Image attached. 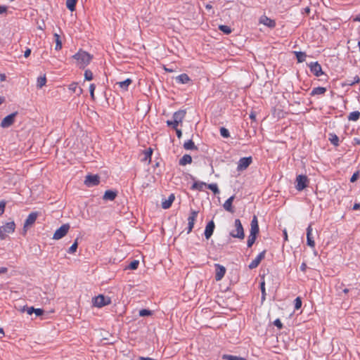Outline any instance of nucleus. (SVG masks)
I'll list each match as a JSON object with an SVG mask.
<instances>
[{
    "label": "nucleus",
    "mask_w": 360,
    "mask_h": 360,
    "mask_svg": "<svg viewBox=\"0 0 360 360\" xmlns=\"http://www.w3.org/2000/svg\"><path fill=\"white\" fill-rule=\"evenodd\" d=\"M76 65L80 68H84L92 59V56L84 51H79L72 56Z\"/></svg>",
    "instance_id": "1"
},
{
    "label": "nucleus",
    "mask_w": 360,
    "mask_h": 360,
    "mask_svg": "<svg viewBox=\"0 0 360 360\" xmlns=\"http://www.w3.org/2000/svg\"><path fill=\"white\" fill-rule=\"evenodd\" d=\"M185 115V110H179L174 112L173 115V120L167 121V125L172 127L174 129H176L178 127L179 124L182 122Z\"/></svg>",
    "instance_id": "2"
},
{
    "label": "nucleus",
    "mask_w": 360,
    "mask_h": 360,
    "mask_svg": "<svg viewBox=\"0 0 360 360\" xmlns=\"http://www.w3.org/2000/svg\"><path fill=\"white\" fill-rule=\"evenodd\" d=\"M234 227L235 229L230 232V235L233 238L243 239L245 237L244 229L240 219H237L234 221Z\"/></svg>",
    "instance_id": "3"
},
{
    "label": "nucleus",
    "mask_w": 360,
    "mask_h": 360,
    "mask_svg": "<svg viewBox=\"0 0 360 360\" xmlns=\"http://www.w3.org/2000/svg\"><path fill=\"white\" fill-rule=\"evenodd\" d=\"M15 224L13 221L8 222L5 225L0 226V240L5 239L7 236L14 232Z\"/></svg>",
    "instance_id": "4"
},
{
    "label": "nucleus",
    "mask_w": 360,
    "mask_h": 360,
    "mask_svg": "<svg viewBox=\"0 0 360 360\" xmlns=\"http://www.w3.org/2000/svg\"><path fill=\"white\" fill-rule=\"evenodd\" d=\"M111 300L109 297L103 295H98L92 299L93 305L96 307L101 308L110 304Z\"/></svg>",
    "instance_id": "5"
},
{
    "label": "nucleus",
    "mask_w": 360,
    "mask_h": 360,
    "mask_svg": "<svg viewBox=\"0 0 360 360\" xmlns=\"http://www.w3.org/2000/svg\"><path fill=\"white\" fill-rule=\"evenodd\" d=\"M70 229V225L68 224H65L62 225L59 229H58L53 236V239L59 240L64 237L68 232Z\"/></svg>",
    "instance_id": "6"
},
{
    "label": "nucleus",
    "mask_w": 360,
    "mask_h": 360,
    "mask_svg": "<svg viewBox=\"0 0 360 360\" xmlns=\"http://www.w3.org/2000/svg\"><path fill=\"white\" fill-rule=\"evenodd\" d=\"M252 162V159L251 157L240 158L238 162L237 170L239 172L245 170Z\"/></svg>",
    "instance_id": "7"
},
{
    "label": "nucleus",
    "mask_w": 360,
    "mask_h": 360,
    "mask_svg": "<svg viewBox=\"0 0 360 360\" xmlns=\"http://www.w3.org/2000/svg\"><path fill=\"white\" fill-rule=\"evenodd\" d=\"M296 188L298 191H302L307 186L309 181L306 176L298 175L296 178Z\"/></svg>",
    "instance_id": "8"
},
{
    "label": "nucleus",
    "mask_w": 360,
    "mask_h": 360,
    "mask_svg": "<svg viewBox=\"0 0 360 360\" xmlns=\"http://www.w3.org/2000/svg\"><path fill=\"white\" fill-rule=\"evenodd\" d=\"M16 115L17 112H13L5 117L1 122V127L3 128H7L11 126L15 121Z\"/></svg>",
    "instance_id": "9"
},
{
    "label": "nucleus",
    "mask_w": 360,
    "mask_h": 360,
    "mask_svg": "<svg viewBox=\"0 0 360 360\" xmlns=\"http://www.w3.org/2000/svg\"><path fill=\"white\" fill-rule=\"evenodd\" d=\"M215 266V279L219 281L222 279L226 273V268L219 264H216Z\"/></svg>",
    "instance_id": "10"
},
{
    "label": "nucleus",
    "mask_w": 360,
    "mask_h": 360,
    "mask_svg": "<svg viewBox=\"0 0 360 360\" xmlns=\"http://www.w3.org/2000/svg\"><path fill=\"white\" fill-rule=\"evenodd\" d=\"M87 186H94L99 184V176L98 175H88L84 181Z\"/></svg>",
    "instance_id": "11"
},
{
    "label": "nucleus",
    "mask_w": 360,
    "mask_h": 360,
    "mask_svg": "<svg viewBox=\"0 0 360 360\" xmlns=\"http://www.w3.org/2000/svg\"><path fill=\"white\" fill-rule=\"evenodd\" d=\"M310 70L316 77H319L323 74L321 66L317 63H311L309 65Z\"/></svg>",
    "instance_id": "12"
},
{
    "label": "nucleus",
    "mask_w": 360,
    "mask_h": 360,
    "mask_svg": "<svg viewBox=\"0 0 360 360\" xmlns=\"http://www.w3.org/2000/svg\"><path fill=\"white\" fill-rule=\"evenodd\" d=\"M197 216H198V212L196 211H192L190 216L188 217V233H189L193 226H194V224H195V221L196 220V218H197Z\"/></svg>",
    "instance_id": "13"
},
{
    "label": "nucleus",
    "mask_w": 360,
    "mask_h": 360,
    "mask_svg": "<svg viewBox=\"0 0 360 360\" xmlns=\"http://www.w3.org/2000/svg\"><path fill=\"white\" fill-rule=\"evenodd\" d=\"M265 252H260L255 259H254L249 264V268L253 269L259 264L261 261L264 258Z\"/></svg>",
    "instance_id": "14"
},
{
    "label": "nucleus",
    "mask_w": 360,
    "mask_h": 360,
    "mask_svg": "<svg viewBox=\"0 0 360 360\" xmlns=\"http://www.w3.org/2000/svg\"><path fill=\"white\" fill-rule=\"evenodd\" d=\"M307 243L309 246L311 248H314L315 243L314 240V237L312 236V227L311 225H309L307 229Z\"/></svg>",
    "instance_id": "15"
},
{
    "label": "nucleus",
    "mask_w": 360,
    "mask_h": 360,
    "mask_svg": "<svg viewBox=\"0 0 360 360\" xmlns=\"http://www.w3.org/2000/svg\"><path fill=\"white\" fill-rule=\"evenodd\" d=\"M214 227H215V225H214V223L213 221H210L206 226L205 227V236L206 238V239H209L213 232H214Z\"/></svg>",
    "instance_id": "16"
},
{
    "label": "nucleus",
    "mask_w": 360,
    "mask_h": 360,
    "mask_svg": "<svg viewBox=\"0 0 360 360\" xmlns=\"http://www.w3.org/2000/svg\"><path fill=\"white\" fill-rule=\"evenodd\" d=\"M259 22L261 24H263V25L267 26L268 27H270V28H273L276 25V22H274V20L269 18L266 15H262L259 18Z\"/></svg>",
    "instance_id": "17"
},
{
    "label": "nucleus",
    "mask_w": 360,
    "mask_h": 360,
    "mask_svg": "<svg viewBox=\"0 0 360 360\" xmlns=\"http://www.w3.org/2000/svg\"><path fill=\"white\" fill-rule=\"evenodd\" d=\"M37 218V214L36 212L30 213L24 224V229L32 226Z\"/></svg>",
    "instance_id": "18"
},
{
    "label": "nucleus",
    "mask_w": 360,
    "mask_h": 360,
    "mask_svg": "<svg viewBox=\"0 0 360 360\" xmlns=\"http://www.w3.org/2000/svg\"><path fill=\"white\" fill-rule=\"evenodd\" d=\"M234 198H235L234 195L231 196L229 198H228L224 202V203L223 205L224 210H226V211L230 212L231 213L233 212V210L232 207V203H233V201L234 200Z\"/></svg>",
    "instance_id": "19"
},
{
    "label": "nucleus",
    "mask_w": 360,
    "mask_h": 360,
    "mask_svg": "<svg viewBox=\"0 0 360 360\" xmlns=\"http://www.w3.org/2000/svg\"><path fill=\"white\" fill-rule=\"evenodd\" d=\"M131 83L132 80L131 79H127L124 81L117 82L116 85H117L122 90L127 91Z\"/></svg>",
    "instance_id": "20"
},
{
    "label": "nucleus",
    "mask_w": 360,
    "mask_h": 360,
    "mask_svg": "<svg viewBox=\"0 0 360 360\" xmlns=\"http://www.w3.org/2000/svg\"><path fill=\"white\" fill-rule=\"evenodd\" d=\"M174 200V195L173 194L170 195L168 199L164 200L162 202V207L163 209H168L171 207L173 201Z\"/></svg>",
    "instance_id": "21"
},
{
    "label": "nucleus",
    "mask_w": 360,
    "mask_h": 360,
    "mask_svg": "<svg viewBox=\"0 0 360 360\" xmlns=\"http://www.w3.org/2000/svg\"><path fill=\"white\" fill-rule=\"evenodd\" d=\"M178 83L186 84L190 81L189 77L186 74H181L176 77Z\"/></svg>",
    "instance_id": "22"
},
{
    "label": "nucleus",
    "mask_w": 360,
    "mask_h": 360,
    "mask_svg": "<svg viewBox=\"0 0 360 360\" xmlns=\"http://www.w3.org/2000/svg\"><path fill=\"white\" fill-rule=\"evenodd\" d=\"M116 193L112 191H107L103 195L104 200H113L116 197Z\"/></svg>",
    "instance_id": "23"
},
{
    "label": "nucleus",
    "mask_w": 360,
    "mask_h": 360,
    "mask_svg": "<svg viewBox=\"0 0 360 360\" xmlns=\"http://www.w3.org/2000/svg\"><path fill=\"white\" fill-rule=\"evenodd\" d=\"M69 89L74 93H77L78 95H80L82 93V89L78 88L77 83H72L69 86Z\"/></svg>",
    "instance_id": "24"
},
{
    "label": "nucleus",
    "mask_w": 360,
    "mask_h": 360,
    "mask_svg": "<svg viewBox=\"0 0 360 360\" xmlns=\"http://www.w3.org/2000/svg\"><path fill=\"white\" fill-rule=\"evenodd\" d=\"M326 91V89L324 87H316V88H314L311 91V96L321 95V94H325Z\"/></svg>",
    "instance_id": "25"
},
{
    "label": "nucleus",
    "mask_w": 360,
    "mask_h": 360,
    "mask_svg": "<svg viewBox=\"0 0 360 360\" xmlns=\"http://www.w3.org/2000/svg\"><path fill=\"white\" fill-rule=\"evenodd\" d=\"M192 162V158L189 155H184L179 161L180 165H186Z\"/></svg>",
    "instance_id": "26"
},
{
    "label": "nucleus",
    "mask_w": 360,
    "mask_h": 360,
    "mask_svg": "<svg viewBox=\"0 0 360 360\" xmlns=\"http://www.w3.org/2000/svg\"><path fill=\"white\" fill-rule=\"evenodd\" d=\"M46 76H41L37 78V86L39 89L46 85Z\"/></svg>",
    "instance_id": "27"
},
{
    "label": "nucleus",
    "mask_w": 360,
    "mask_h": 360,
    "mask_svg": "<svg viewBox=\"0 0 360 360\" xmlns=\"http://www.w3.org/2000/svg\"><path fill=\"white\" fill-rule=\"evenodd\" d=\"M54 38H55V42H56L55 49L57 51L60 50L62 48V42H61L59 34H58L57 33H55Z\"/></svg>",
    "instance_id": "28"
},
{
    "label": "nucleus",
    "mask_w": 360,
    "mask_h": 360,
    "mask_svg": "<svg viewBox=\"0 0 360 360\" xmlns=\"http://www.w3.org/2000/svg\"><path fill=\"white\" fill-rule=\"evenodd\" d=\"M360 112L359 111L352 112L348 117L349 120L356 121L359 119Z\"/></svg>",
    "instance_id": "29"
},
{
    "label": "nucleus",
    "mask_w": 360,
    "mask_h": 360,
    "mask_svg": "<svg viewBox=\"0 0 360 360\" xmlns=\"http://www.w3.org/2000/svg\"><path fill=\"white\" fill-rule=\"evenodd\" d=\"M76 3L77 0H66V6L70 11H73L75 9Z\"/></svg>",
    "instance_id": "30"
},
{
    "label": "nucleus",
    "mask_w": 360,
    "mask_h": 360,
    "mask_svg": "<svg viewBox=\"0 0 360 360\" xmlns=\"http://www.w3.org/2000/svg\"><path fill=\"white\" fill-rule=\"evenodd\" d=\"M184 147L186 150H194L196 148L193 141L192 140H188L184 143Z\"/></svg>",
    "instance_id": "31"
},
{
    "label": "nucleus",
    "mask_w": 360,
    "mask_h": 360,
    "mask_svg": "<svg viewBox=\"0 0 360 360\" xmlns=\"http://www.w3.org/2000/svg\"><path fill=\"white\" fill-rule=\"evenodd\" d=\"M204 186H207V184L204 182H195L192 186V189L202 191Z\"/></svg>",
    "instance_id": "32"
},
{
    "label": "nucleus",
    "mask_w": 360,
    "mask_h": 360,
    "mask_svg": "<svg viewBox=\"0 0 360 360\" xmlns=\"http://www.w3.org/2000/svg\"><path fill=\"white\" fill-rule=\"evenodd\" d=\"M295 54L296 55L297 59L299 63L304 62L306 58V54L304 52L301 51H295Z\"/></svg>",
    "instance_id": "33"
},
{
    "label": "nucleus",
    "mask_w": 360,
    "mask_h": 360,
    "mask_svg": "<svg viewBox=\"0 0 360 360\" xmlns=\"http://www.w3.org/2000/svg\"><path fill=\"white\" fill-rule=\"evenodd\" d=\"M207 186L209 189H210L214 193L217 194L219 193V190L218 188L217 184H207Z\"/></svg>",
    "instance_id": "34"
},
{
    "label": "nucleus",
    "mask_w": 360,
    "mask_h": 360,
    "mask_svg": "<svg viewBox=\"0 0 360 360\" xmlns=\"http://www.w3.org/2000/svg\"><path fill=\"white\" fill-rule=\"evenodd\" d=\"M223 358L226 360H246L245 359L233 355H224Z\"/></svg>",
    "instance_id": "35"
},
{
    "label": "nucleus",
    "mask_w": 360,
    "mask_h": 360,
    "mask_svg": "<svg viewBox=\"0 0 360 360\" xmlns=\"http://www.w3.org/2000/svg\"><path fill=\"white\" fill-rule=\"evenodd\" d=\"M330 141L334 146H338L339 138L335 134H330Z\"/></svg>",
    "instance_id": "36"
},
{
    "label": "nucleus",
    "mask_w": 360,
    "mask_h": 360,
    "mask_svg": "<svg viewBox=\"0 0 360 360\" xmlns=\"http://www.w3.org/2000/svg\"><path fill=\"white\" fill-rule=\"evenodd\" d=\"M219 29L226 34H229L231 32V29L227 25H219Z\"/></svg>",
    "instance_id": "37"
},
{
    "label": "nucleus",
    "mask_w": 360,
    "mask_h": 360,
    "mask_svg": "<svg viewBox=\"0 0 360 360\" xmlns=\"http://www.w3.org/2000/svg\"><path fill=\"white\" fill-rule=\"evenodd\" d=\"M78 246L77 239L74 242V243L70 246L68 250V253L73 254L76 252Z\"/></svg>",
    "instance_id": "38"
},
{
    "label": "nucleus",
    "mask_w": 360,
    "mask_h": 360,
    "mask_svg": "<svg viewBox=\"0 0 360 360\" xmlns=\"http://www.w3.org/2000/svg\"><path fill=\"white\" fill-rule=\"evenodd\" d=\"M256 238H257V236H252V235L249 236L248 242H247L248 247L250 248L254 244V243L255 242Z\"/></svg>",
    "instance_id": "39"
},
{
    "label": "nucleus",
    "mask_w": 360,
    "mask_h": 360,
    "mask_svg": "<svg viewBox=\"0 0 360 360\" xmlns=\"http://www.w3.org/2000/svg\"><path fill=\"white\" fill-rule=\"evenodd\" d=\"M85 80L91 81L93 79V73L91 70H86L84 72Z\"/></svg>",
    "instance_id": "40"
},
{
    "label": "nucleus",
    "mask_w": 360,
    "mask_h": 360,
    "mask_svg": "<svg viewBox=\"0 0 360 360\" xmlns=\"http://www.w3.org/2000/svg\"><path fill=\"white\" fill-rule=\"evenodd\" d=\"M139 264V262L138 260H134L129 264L128 268L131 270H135L138 268Z\"/></svg>",
    "instance_id": "41"
},
{
    "label": "nucleus",
    "mask_w": 360,
    "mask_h": 360,
    "mask_svg": "<svg viewBox=\"0 0 360 360\" xmlns=\"http://www.w3.org/2000/svg\"><path fill=\"white\" fill-rule=\"evenodd\" d=\"M21 311L22 312L25 311L27 312L28 314L31 315L34 313V308L33 307H24Z\"/></svg>",
    "instance_id": "42"
},
{
    "label": "nucleus",
    "mask_w": 360,
    "mask_h": 360,
    "mask_svg": "<svg viewBox=\"0 0 360 360\" xmlns=\"http://www.w3.org/2000/svg\"><path fill=\"white\" fill-rule=\"evenodd\" d=\"M259 233V226H250V235L257 236Z\"/></svg>",
    "instance_id": "43"
},
{
    "label": "nucleus",
    "mask_w": 360,
    "mask_h": 360,
    "mask_svg": "<svg viewBox=\"0 0 360 360\" xmlns=\"http://www.w3.org/2000/svg\"><path fill=\"white\" fill-rule=\"evenodd\" d=\"M302 307V300L300 299V297H297L295 300V309L298 310L299 309H300Z\"/></svg>",
    "instance_id": "44"
},
{
    "label": "nucleus",
    "mask_w": 360,
    "mask_h": 360,
    "mask_svg": "<svg viewBox=\"0 0 360 360\" xmlns=\"http://www.w3.org/2000/svg\"><path fill=\"white\" fill-rule=\"evenodd\" d=\"M152 314L151 311L148 309H141L139 311V315L141 316H150Z\"/></svg>",
    "instance_id": "45"
},
{
    "label": "nucleus",
    "mask_w": 360,
    "mask_h": 360,
    "mask_svg": "<svg viewBox=\"0 0 360 360\" xmlns=\"http://www.w3.org/2000/svg\"><path fill=\"white\" fill-rule=\"evenodd\" d=\"M220 134L223 137L228 138L229 136V130L226 128L221 127L220 129Z\"/></svg>",
    "instance_id": "46"
},
{
    "label": "nucleus",
    "mask_w": 360,
    "mask_h": 360,
    "mask_svg": "<svg viewBox=\"0 0 360 360\" xmlns=\"http://www.w3.org/2000/svg\"><path fill=\"white\" fill-rule=\"evenodd\" d=\"M95 89H96V86L94 84H90V86H89V91H90L91 98L93 100H94V98H95V96H94Z\"/></svg>",
    "instance_id": "47"
},
{
    "label": "nucleus",
    "mask_w": 360,
    "mask_h": 360,
    "mask_svg": "<svg viewBox=\"0 0 360 360\" xmlns=\"http://www.w3.org/2000/svg\"><path fill=\"white\" fill-rule=\"evenodd\" d=\"M265 283L264 281H262L261 283V291H262V300H264L265 299V295H266V292H265Z\"/></svg>",
    "instance_id": "48"
},
{
    "label": "nucleus",
    "mask_w": 360,
    "mask_h": 360,
    "mask_svg": "<svg viewBox=\"0 0 360 360\" xmlns=\"http://www.w3.org/2000/svg\"><path fill=\"white\" fill-rule=\"evenodd\" d=\"M5 207H6V202L4 201H1L0 202V216L4 214Z\"/></svg>",
    "instance_id": "49"
},
{
    "label": "nucleus",
    "mask_w": 360,
    "mask_h": 360,
    "mask_svg": "<svg viewBox=\"0 0 360 360\" xmlns=\"http://www.w3.org/2000/svg\"><path fill=\"white\" fill-rule=\"evenodd\" d=\"M250 226H259L258 221L256 216H254L250 224Z\"/></svg>",
    "instance_id": "50"
},
{
    "label": "nucleus",
    "mask_w": 360,
    "mask_h": 360,
    "mask_svg": "<svg viewBox=\"0 0 360 360\" xmlns=\"http://www.w3.org/2000/svg\"><path fill=\"white\" fill-rule=\"evenodd\" d=\"M34 313L37 316H39L43 314L44 311L41 309H34Z\"/></svg>",
    "instance_id": "51"
},
{
    "label": "nucleus",
    "mask_w": 360,
    "mask_h": 360,
    "mask_svg": "<svg viewBox=\"0 0 360 360\" xmlns=\"http://www.w3.org/2000/svg\"><path fill=\"white\" fill-rule=\"evenodd\" d=\"M358 178H359V172H356L352 176V177L350 179V181L354 182L357 180Z\"/></svg>",
    "instance_id": "52"
},
{
    "label": "nucleus",
    "mask_w": 360,
    "mask_h": 360,
    "mask_svg": "<svg viewBox=\"0 0 360 360\" xmlns=\"http://www.w3.org/2000/svg\"><path fill=\"white\" fill-rule=\"evenodd\" d=\"M274 323L278 328H282V323H281V321L279 319L275 320Z\"/></svg>",
    "instance_id": "53"
},
{
    "label": "nucleus",
    "mask_w": 360,
    "mask_h": 360,
    "mask_svg": "<svg viewBox=\"0 0 360 360\" xmlns=\"http://www.w3.org/2000/svg\"><path fill=\"white\" fill-rule=\"evenodd\" d=\"M152 155V150L150 149L148 151L146 152L145 153V160H147L148 158L150 160V156Z\"/></svg>",
    "instance_id": "54"
},
{
    "label": "nucleus",
    "mask_w": 360,
    "mask_h": 360,
    "mask_svg": "<svg viewBox=\"0 0 360 360\" xmlns=\"http://www.w3.org/2000/svg\"><path fill=\"white\" fill-rule=\"evenodd\" d=\"M6 7L4 6H0V14L4 13L6 12Z\"/></svg>",
    "instance_id": "55"
},
{
    "label": "nucleus",
    "mask_w": 360,
    "mask_h": 360,
    "mask_svg": "<svg viewBox=\"0 0 360 360\" xmlns=\"http://www.w3.org/2000/svg\"><path fill=\"white\" fill-rule=\"evenodd\" d=\"M30 53H31V50H30V49H27L25 51V53H24V56H25V58H27V57H29V56H30Z\"/></svg>",
    "instance_id": "56"
},
{
    "label": "nucleus",
    "mask_w": 360,
    "mask_h": 360,
    "mask_svg": "<svg viewBox=\"0 0 360 360\" xmlns=\"http://www.w3.org/2000/svg\"><path fill=\"white\" fill-rule=\"evenodd\" d=\"M307 269V264L305 263H302L300 266V270L302 271H305Z\"/></svg>",
    "instance_id": "57"
},
{
    "label": "nucleus",
    "mask_w": 360,
    "mask_h": 360,
    "mask_svg": "<svg viewBox=\"0 0 360 360\" xmlns=\"http://www.w3.org/2000/svg\"><path fill=\"white\" fill-rule=\"evenodd\" d=\"M8 271V269L6 267L0 268V274H5Z\"/></svg>",
    "instance_id": "58"
},
{
    "label": "nucleus",
    "mask_w": 360,
    "mask_h": 360,
    "mask_svg": "<svg viewBox=\"0 0 360 360\" xmlns=\"http://www.w3.org/2000/svg\"><path fill=\"white\" fill-rule=\"evenodd\" d=\"M359 209H360V203L354 204V206H353V210H357Z\"/></svg>",
    "instance_id": "59"
},
{
    "label": "nucleus",
    "mask_w": 360,
    "mask_h": 360,
    "mask_svg": "<svg viewBox=\"0 0 360 360\" xmlns=\"http://www.w3.org/2000/svg\"><path fill=\"white\" fill-rule=\"evenodd\" d=\"M176 135H177L178 138H181V136L182 135L181 131L180 129H177L176 128Z\"/></svg>",
    "instance_id": "60"
},
{
    "label": "nucleus",
    "mask_w": 360,
    "mask_h": 360,
    "mask_svg": "<svg viewBox=\"0 0 360 360\" xmlns=\"http://www.w3.org/2000/svg\"><path fill=\"white\" fill-rule=\"evenodd\" d=\"M283 235H284V240L286 241L288 240V234L286 230L283 231Z\"/></svg>",
    "instance_id": "61"
},
{
    "label": "nucleus",
    "mask_w": 360,
    "mask_h": 360,
    "mask_svg": "<svg viewBox=\"0 0 360 360\" xmlns=\"http://www.w3.org/2000/svg\"><path fill=\"white\" fill-rule=\"evenodd\" d=\"M354 141L355 142L356 144L359 145L360 144V138H355L354 139Z\"/></svg>",
    "instance_id": "62"
},
{
    "label": "nucleus",
    "mask_w": 360,
    "mask_h": 360,
    "mask_svg": "<svg viewBox=\"0 0 360 360\" xmlns=\"http://www.w3.org/2000/svg\"><path fill=\"white\" fill-rule=\"evenodd\" d=\"M359 82V77L358 76H356V77H354V82H353L352 83H353V84H354V83H357V82Z\"/></svg>",
    "instance_id": "63"
},
{
    "label": "nucleus",
    "mask_w": 360,
    "mask_h": 360,
    "mask_svg": "<svg viewBox=\"0 0 360 360\" xmlns=\"http://www.w3.org/2000/svg\"><path fill=\"white\" fill-rule=\"evenodd\" d=\"M354 20L360 22V13L355 17Z\"/></svg>",
    "instance_id": "64"
}]
</instances>
